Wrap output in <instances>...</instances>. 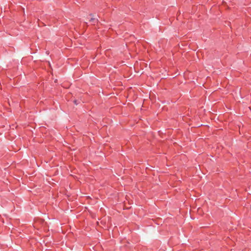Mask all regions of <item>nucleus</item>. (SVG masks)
I'll return each instance as SVG.
<instances>
[{
    "label": "nucleus",
    "instance_id": "obj_1",
    "mask_svg": "<svg viewBox=\"0 0 251 251\" xmlns=\"http://www.w3.org/2000/svg\"><path fill=\"white\" fill-rule=\"evenodd\" d=\"M90 22H91L92 23V24L95 25L96 23H98V19L92 17L90 19Z\"/></svg>",
    "mask_w": 251,
    "mask_h": 251
},
{
    "label": "nucleus",
    "instance_id": "obj_2",
    "mask_svg": "<svg viewBox=\"0 0 251 251\" xmlns=\"http://www.w3.org/2000/svg\"><path fill=\"white\" fill-rule=\"evenodd\" d=\"M74 102L75 104H77V103H76V100H74Z\"/></svg>",
    "mask_w": 251,
    "mask_h": 251
}]
</instances>
